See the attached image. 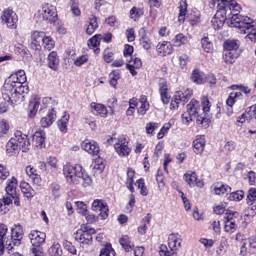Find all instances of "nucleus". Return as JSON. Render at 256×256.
Segmentation results:
<instances>
[{
  "mask_svg": "<svg viewBox=\"0 0 256 256\" xmlns=\"http://www.w3.org/2000/svg\"><path fill=\"white\" fill-rule=\"evenodd\" d=\"M217 12L215 16L212 18L211 23L213 29L218 31L225 25V21H227V13L232 12V17L230 18V23L236 29H240V33L242 35H246V41H251V43H256V28L253 24V19L249 16H243L241 14H237L241 11V6L235 0H217Z\"/></svg>",
  "mask_w": 256,
  "mask_h": 256,
  "instance_id": "nucleus-1",
  "label": "nucleus"
},
{
  "mask_svg": "<svg viewBox=\"0 0 256 256\" xmlns=\"http://www.w3.org/2000/svg\"><path fill=\"white\" fill-rule=\"evenodd\" d=\"M24 83H27V75L24 70L11 74L2 88L4 101L19 103L23 99V93H27V87L23 85Z\"/></svg>",
  "mask_w": 256,
  "mask_h": 256,
  "instance_id": "nucleus-2",
  "label": "nucleus"
},
{
  "mask_svg": "<svg viewBox=\"0 0 256 256\" xmlns=\"http://www.w3.org/2000/svg\"><path fill=\"white\" fill-rule=\"evenodd\" d=\"M63 173L69 185H77L79 179H82L83 187H91V185H93L91 176L83 171L81 165L73 166L71 164H66L63 168Z\"/></svg>",
  "mask_w": 256,
  "mask_h": 256,
  "instance_id": "nucleus-3",
  "label": "nucleus"
},
{
  "mask_svg": "<svg viewBox=\"0 0 256 256\" xmlns=\"http://www.w3.org/2000/svg\"><path fill=\"white\" fill-rule=\"evenodd\" d=\"M178 9V21L180 23H185V19L188 21V23H190V25H192V27H195V25H199V23H201V12H199V10L192 9L187 15V0H180Z\"/></svg>",
  "mask_w": 256,
  "mask_h": 256,
  "instance_id": "nucleus-4",
  "label": "nucleus"
},
{
  "mask_svg": "<svg viewBox=\"0 0 256 256\" xmlns=\"http://www.w3.org/2000/svg\"><path fill=\"white\" fill-rule=\"evenodd\" d=\"M183 239L179 233H172L168 236V247L165 244L160 246V256H177V251L181 249Z\"/></svg>",
  "mask_w": 256,
  "mask_h": 256,
  "instance_id": "nucleus-5",
  "label": "nucleus"
},
{
  "mask_svg": "<svg viewBox=\"0 0 256 256\" xmlns=\"http://www.w3.org/2000/svg\"><path fill=\"white\" fill-rule=\"evenodd\" d=\"M34 17L37 23H55V21H57V7L45 3L38 9Z\"/></svg>",
  "mask_w": 256,
  "mask_h": 256,
  "instance_id": "nucleus-6",
  "label": "nucleus"
},
{
  "mask_svg": "<svg viewBox=\"0 0 256 256\" xmlns=\"http://www.w3.org/2000/svg\"><path fill=\"white\" fill-rule=\"evenodd\" d=\"M96 233L97 231H95L94 228H89V226L82 225L74 235L75 239L79 241L83 247H85V245H89V243L93 241V235Z\"/></svg>",
  "mask_w": 256,
  "mask_h": 256,
  "instance_id": "nucleus-7",
  "label": "nucleus"
},
{
  "mask_svg": "<svg viewBox=\"0 0 256 256\" xmlns=\"http://www.w3.org/2000/svg\"><path fill=\"white\" fill-rule=\"evenodd\" d=\"M2 25H5L8 29H17V23H19V16L13 9L6 8L2 11L0 16Z\"/></svg>",
  "mask_w": 256,
  "mask_h": 256,
  "instance_id": "nucleus-8",
  "label": "nucleus"
},
{
  "mask_svg": "<svg viewBox=\"0 0 256 256\" xmlns=\"http://www.w3.org/2000/svg\"><path fill=\"white\" fill-rule=\"evenodd\" d=\"M114 149L119 157H129V155H131L129 141H127V137L123 135L117 138V141L114 143Z\"/></svg>",
  "mask_w": 256,
  "mask_h": 256,
  "instance_id": "nucleus-9",
  "label": "nucleus"
},
{
  "mask_svg": "<svg viewBox=\"0 0 256 256\" xmlns=\"http://www.w3.org/2000/svg\"><path fill=\"white\" fill-rule=\"evenodd\" d=\"M187 111L196 118V123L198 125H203V121H205V115L201 113V103L199 101L192 99L187 104Z\"/></svg>",
  "mask_w": 256,
  "mask_h": 256,
  "instance_id": "nucleus-10",
  "label": "nucleus"
},
{
  "mask_svg": "<svg viewBox=\"0 0 256 256\" xmlns=\"http://www.w3.org/2000/svg\"><path fill=\"white\" fill-rule=\"evenodd\" d=\"M238 212L226 213L224 217V231L226 233H235L237 231Z\"/></svg>",
  "mask_w": 256,
  "mask_h": 256,
  "instance_id": "nucleus-11",
  "label": "nucleus"
},
{
  "mask_svg": "<svg viewBox=\"0 0 256 256\" xmlns=\"http://www.w3.org/2000/svg\"><path fill=\"white\" fill-rule=\"evenodd\" d=\"M92 211L99 213V217H101L103 220L109 217V206H107V203H105L103 200H94L92 203Z\"/></svg>",
  "mask_w": 256,
  "mask_h": 256,
  "instance_id": "nucleus-12",
  "label": "nucleus"
},
{
  "mask_svg": "<svg viewBox=\"0 0 256 256\" xmlns=\"http://www.w3.org/2000/svg\"><path fill=\"white\" fill-rule=\"evenodd\" d=\"M160 99L163 105H169L171 103V94L169 93V86L167 85V80L161 78L158 81Z\"/></svg>",
  "mask_w": 256,
  "mask_h": 256,
  "instance_id": "nucleus-13",
  "label": "nucleus"
},
{
  "mask_svg": "<svg viewBox=\"0 0 256 256\" xmlns=\"http://www.w3.org/2000/svg\"><path fill=\"white\" fill-rule=\"evenodd\" d=\"M22 239H23V226L16 224L11 229V240L9 241L12 247H19V245H21Z\"/></svg>",
  "mask_w": 256,
  "mask_h": 256,
  "instance_id": "nucleus-14",
  "label": "nucleus"
},
{
  "mask_svg": "<svg viewBox=\"0 0 256 256\" xmlns=\"http://www.w3.org/2000/svg\"><path fill=\"white\" fill-rule=\"evenodd\" d=\"M12 138L14 141H16L22 151H27L29 150V147H31V141H29V137L19 130L14 133V137Z\"/></svg>",
  "mask_w": 256,
  "mask_h": 256,
  "instance_id": "nucleus-15",
  "label": "nucleus"
},
{
  "mask_svg": "<svg viewBox=\"0 0 256 256\" xmlns=\"http://www.w3.org/2000/svg\"><path fill=\"white\" fill-rule=\"evenodd\" d=\"M184 181L189 185V187H199L200 189H203L205 185L203 180L197 179V173L191 171L184 174Z\"/></svg>",
  "mask_w": 256,
  "mask_h": 256,
  "instance_id": "nucleus-16",
  "label": "nucleus"
},
{
  "mask_svg": "<svg viewBox=\"0 0 256 256\" xmlns=\"http://www.w3.org/2000/svg\"><path fill=\"white\" fill-rule=\"evenodd\" d=\"M47 235H45L44 232L33 230L29 234L30 243L33 245V247H41L43 243H45V238Z\"/></svg>",
  "mask_w": 256,
  "mask_h": 256,
  "instance_id": "nucleus-17",
  "label": "nucleus"
},
{
  "mask_svg": "<svg viewBox=\"0 0 256 256\" xmlns=\"http://www.w3.org/2000/svg\"><path fill=\"white\" fill-rule=\"evenodd\" d=\"M139 37L141 47H143V49H145L146 51H149V49H151V46L153 45V41H151V34L149 33V31H146L145 28H142L139 31Z\"/></svg>",
  "mask_w": 256,
  "mask_h": 256,
  "instance_id": "nucleus-18",
  "label": "nucleus"
},
{
  "mask_svg": "<svg viewBox=\"0 0 256 256\" xmlns=\"http://www.w3.org/2000/svg\"><path fill=\"white\" fill-rule=\"evenodd\" d=\"M81 147L89 155H99V144L95 140H84Z\"/></svg>",
  "mask_w": 256,
  "mask_h": 256,
  "instance_id": "nucleus-19",
  "label": "nucleus"
},
{
  "mask_svg": "<svg viewBox=\"0 0 256 256\" xmlns=\"http://www.w3.org/2000/svg\"><path fill=\"white\" fill-rule=\"evenodd\" d=\"M45 36L46 34L43 31H33L31 33V48L36 51L41 49V43H43Z\"/></svg>",
  "mask_w": 256,
  "mask_h": 256,
  "instance_id": "nucleus-20",
  "label": "nucleus"
},
{
  "mask_svg": "<svg viewBox=\"0 0 256 256\" xmlns=\"http://www.w3.org/2000/svg\"><path fill=\"white\" fill-rule=\"evenodd\" d=\"M26 175L31 179L34 185L41 187V183H43V179H41V175L37 174V169L35 167L29 165L25 169Z\"/></svg>",
  "mask_w": 256,
  "mask_h": 256,
  "instance_id": "nucleus-21",
  "label": "nucleus"
},
{
  "mask_svg": "<svg viewBox=\"0 0 256 256\" xmlns=\"http://www.w3.org/2000/svg\"><path fill=\"white\" fill-rule=\"evenodd\" d=\"M156 51L158 55L167 57V55H171V53H173V44L167 41L160 42L156 46Z\"/></svg>",
  "mask_w": 256,
  "mask_h": 256,
  "instance_id": "nucleus-22",
  "label": "nucleus"
},
{
  "mask_svg": "<svg viewBox=\"0 0 256 256\" xmlns=\"http://www.w3.org/2000/svg\"><path fill=\"white\" fill-rule=\"evenodd\" d=\"M40 105H41V98L33 95L30 98L29 106H28L29 117H35V115H37Z\"/></svg>",
  "mask_w": 256,
  "mask_h": 256,
  "instance_id": "nucleus-23",
  "label": "nucleus"
},
{
  "mask_svg": "<svg viewBox=\"0 0 256 256\" xmlns=\"http://www.w3.org/2000/svg\"><path fill=\"white\" fill-rule=\"evenodd\" d=\"M241 97V92H231L226 100V104L228 106L226 115L231 117L233 115V105H235L236 101Z\"/></svg>",
  "mask_w": 256,
  "mask_h": 256,
  "instance_id": "nucleus-24",
  "label": "nucleus"
},
{
  "mask_svg": "<svg viewBox=\"0 0 256 256\" xmlns=\"http://www.w3.org/2000/svg\"><path fill=\"white\" fill-rule=\"evenodd\" d=\"M45 139H46L45 131L39 130L33 134L32 143L35 145V147L43 148L45 147Z\"/></svg>",
  "mask_w": 256,
  "mask_h": 256,
  "instance_id": "nucleus-25",
  "label": "nucleus"
},
{
  "mask_svg": "<svg viewBox=\"0 0 256 256\" xmlns=\"http://www.w3.org/2000/svg\"><path fill=\"white\" fill-rule=\"evenodd\" d=\"M214 195H229L231 192V186L218 182L212 187Z\"/></svg>",
  "mask_w": 256,
  "mask_h": 256,
  "instance_id": "nucleus-26",
  "label": "nucleus"
},
{
  "mask_svg": "<svg viewBox=\"0 0 256 256\" xmlns=\"http://www.w3.org/2000/svg\"><path fill=\"white\" fill-rule=\"evenodd\" d=\"M126 67L131 73L132 77H135V75H137L136 69H141V67H143V62H141V59L139 58H132L130 61H128Z\"/></svg>",
  "mask_w": 256,
  "mask_h": 256,
  "instance_id": "nucleus-27",
  "label": "nucleus"
},
{
  "mask_svg": "<svg viewBox=\"0 0 256 256\" xmlns=\"http://www.w3.org/2000/svg\"><path fill=\"white\" fill-rule=\"evenodd\" d=\"M193 149L196 155H201L205 151V136H196V139L193 141Z\"/></svg>",
  "mask_w": 256,
  "mask_h": 256,
  "instance_id": "nucleus-28",
  "label": "nucleus"
},
{
  "mask_svg": "<svg viewBox=\"0 0 256 256\" xmlns=\"http://www.w3.org/2000/svg\"><path fill=\"white\" fill-rule=\"evenodd\" d=\"M55 119H57V113L54 109L49 110L47 115L40 120L41 127H51Z\"/></svg>",
  "mask_w": 256,
  "mask_h": 256,
  "instance_id": "nucleus-29",
  "label": "nucleus"
},
{
  "mask_svg": "<svg viewBox=\"0 0 256 256\" xmlns=\"http://www.w3.org/2000/svg\"><path fill=\"white\" fill-rule=\"evenodd\" d=\"M89 49H93L94 53H100L101 49L99 45H101V34H96L88 40L87 43Z\"/></svg>",
  "mask_w": 256,
  "mask_h": 256,
  "instance_id": "nucleus-30",
  "label": "nucleus"
},
{
  "mask_svg": "<svg viewBox=\"0 0 256 256\" xmlns=\"http://www.w3.org/2000/svg\"><path fill=\"white\" fill-rule=\"evenodd\" d=\"M20 189L26 199H33L35 197V190L31 187L30 183L22 181L20 183Z\"/></svg>",
  "mask_w": 256,
  "mask_h": 256,
  "instance_id": "nucleus-31",
  "label": "nucleus"
},
{
  "mask_svg": "<svg viewBox=\"0 0 256 256\" xmlns=\"http://www.w3.org/2000/svg\"><path fill=\"white\" fill-rule=\"evenodd\" d=\"M5 189L7 195H10V197H17V178L12 177L9 179Z\"/></svg>",
  "mask_w": 256,
  "mask_h": 256,
  "instance_id": "nucleus-32",
  "label": "nucleus"
},
{
  "mask_svg": "<svg viewBox=\"0 0 256 256\" xmlns=\"http://www.w3.org/2000/svg\"><path fill=\"white\" fill-rule=\"evenodd\" d=\"M90 109L93 111V113H95L96 115H100L101 117H107L109 113L105 105L96 102H92L90 104Z\"/></svg>",
  "mask_w": 256,
  "mask_h": 256,
  "instance_id": "nucleus-33",
  "label": "nucleus"
},
{
  "mask_svg": "<svg viewBox=\"0 0 256 256\" xmlns=\"http://www.w3.org/2000/svg\"><path fill=\"white\" fill-rule=\"evenodd\" d=\"M69 119H71V115H69L67 112H64V115L61 117V119L57 121V126L61 133H67V125H69Z\"/></svg>",
  "mask_w": 256,
  "mask_h": 256,
  "instance_id": "nucleus-34",
  "label": "nucleus"
},
{
  "mask_svg": "<svg viewBox=\"0 0 256 256\" xmlns=\"http://www.w3.org/2000/svg\"><path fill=\"white\" fill-rule=\"evenodd\" d=\"M48 67L52 69V71H57V68L59 67V56L57 55V52L52 51L49 53Z\"/></svg>",
  "mask_w": 256,
  "mask_h": 256,
  "instance_id": "nucleus-35",
  "label": "nucleus"
},
{
  "mask_svg": "<svg viewBox=\"0 0 256 256\" xmlns=\"http://www.w3.org/2000/svg\"><path fill=\"white\" fill-rule=\"evenodd\" d=\"M224 51H228L230 53H237L240 44L239 40H226L223 44Z\"/></svg>",
  "mask_w": 256,
  "mask_h": 256,
  "instance_id": "nucleus-36",
  "label": "nucleus"
},
{
  "mask_svg": "<svg viewBox=\"0 0 256 256\" xmlns=\"http://www.w3.org/2000/svg\"><path fill=\"white\" fill-rule=\"evenodd\" d=\"M99 29V22H97V18L95 16H91L88 19V25L86 27V34L87 35H93L95 31Z\"/></svg>",
  "mask_w": 256,
  "mask_h": 256,
  "instance_id": "nucleus-37",
  "label": "nucleus"
},
{
  "mask_svg": "<svg viewBox=\"0 0 256 256\" xmlns=\"http://www.w3.org/2000/svg\"><path fill=\"white\" fill-rule=\"evenodd\" d=\"M187 43H189V38H187V36H185L183 33L177 34L172 39L173 47H183V45H187Z\"/></svg>",
  "mask_w": 256,
  "mask_h": 256,
  "instance_id": "nucleus-38",
  "label": "nucleus"
},
{
  "mask_svg": "<svg viewBox=\"0 0 256 256\" xmlns=\"http://www.w3.org/2000/svg\"><path fill=\"white\" fill-rule=\"evenodd\" d=\"M134 183H135V170L129 168L127 171L126 187L132 193H135V188L133 187Z\"/></svg>",
  "mask_w": 256,
  "mask_h": 256,
  "instance_id": "nucleus-39",
  "label": "nucleus"
},
{
  "mask_svg": "<svg viewBox=\"0 0 256 256\" xmlns=\"http://www.w3.org/2000/svg\"><path fill=\"white\" fill-rule=\"evenodd\" d=\"M139 103L140 106L138 107V115H147V111H149V101L147 100V96H141Z\"/></svg>",
  "mask_w": 256,
  "mask_h": 256,
  "instance_id": "nucleus-40",
  "label": "nucleus"
},
{
  "mask_svg": "<svg viewBox=\"0 0 256 256\" xmlns=\"http://www.w3.org/2000/svg\"><path fill=\"white\" fill-rule=\"evenodd\" d=\"M7 225L0 224V256L5 253V235H7Z\"/></svg>",
  "mask_w": 256,
  "mask_h": 256,
  "instance_id": "nucleus-41",
  "label": "nucleus"
},
{
  "mask_svg": "<svg viewBox=\"0 0 256 256\" xmlns=\"http://www.w3.org/2000/svg\"><path fill=\"white\" fill-rule=\"evenodd\" d=\"M119 243L124 251H126L127 253H129V251H133V247H135V245L131 243V239L127 235L122 236L119 240Z\"/></svg>",
  "mask_w": 256,
  "mask_h": 256,
  "instance_id": "nucleus-42",
  "label": "nucleus"
},
{
  "mask_svg": "<svg viewBox=\"0 0 256 256\" xmlns=\"http://www.w3.org/2000/svg\"><path fill=\"white\" fill-rule=\"evenodd\" d=\"M19 149L21 148L19 147L17 140H15L13 137L6 144V153H8L9 155H13V153H17Z\"/></svg>",
  "mask_w": 256,
  "mask_h": 256,
  "instance_id": "nucleus-43",
  "label": "nucleus"
},
{
  "mask_svg": "<svg viewBox=\"0 0 256 256\" xmlns=\"http://www.w3.org/2000/svg\"><path fill=\"white\" fill-rule=\"evenodd\" d=\"M255 202H256V189L250 188L247 194L246 203L251 207L252 211H255L256 209Z\"/></svg>",
  "mask_w": 256,
  "mask_h": 256,
  "instance_id": "nucleus-44",
  "label": "nucleus"
},
{
  "mask_svg": "<svg viewBox=\"0 0 256 256\" xmlns=\"http://www.w3.org/2000/svg\"><path fill=\"white\" fill-rule=\"evenodd\" d=\"M191 80L193 83H196V85H203V83H205V74L199 70H194L191 75Z\"/></svg>",
  "mask_w": 256,
  "mask_h": 256,
  "instance_id": "nucleus-45",
  "label": "nucleus"
},
{
  "mask_svg": "<svg viewBox=\"0 0 256 256\" xmlns=\"http://www.w3.org/2000/svg\"><path fill=\"white\" fill-rule=\"evenodd\" d=\"M181 103H182V105H185V102L183 101V98H181V95L176 92L173 96V99L171 100V103H170L171 111H177V109H179V105H181Z\"/></svg>",
  "mask_w": 256,
  "mask_h": 256,
  "instance_id": "nucleus-46",
  "label": "nucleus"
},
{
  "mask_svg": "<svg viewBox=\"0 0 256 256\" xmlns=\"http://www.w3.org/2000/svg\"><path fill=\"white\" fill-rule=\"evenodd\" d=\"M238 57H239V53L238 52L224 51L223 60L228 65H233V63H235V59H237Z\"/></svg>",
  "mask_w": 256,
  "mask_h": 256,
  "instance_id": "nucleus-47",
  "label": "nucleus"
},
{
  "mask_svg": "<svg viewBox=\"0 0 256 256\" xmlns=\"http://www.w3.org/2000/svg\"><path fill=\"white\" fill-rule=\"evenodd\" d=\"M42 47L45 51H51V49L55 48V40H53L51 36H44V39L42 40Z\"/></svg>",
  "mask_w": 256,
  "mask_h": 256,
  "instance_id": "nucleus-48",
  "label": "nucleus"
},
{
  "mask_svg": "<svg viewBox=\"0 0 256 256\" xmlns=\"http://www.w3.org/2000/svg\"><path fill=\"white\" fill-rule=\"evenodd\" d=\"M50 256H61L63 255V250L61 249V244L54 242L52 246L48 249Z\"/></svg>",
  "mask_w": 256,
  "mask_h": 256,
  "instance_id": "nucleus-49",
  "label": "nucleus"
},
{
  "mask_svg": "<svg viewBox=\"0 0 256 256\" xmlns=\"http://www.w3.org/2000/svg\"><path fill=\"white\" fill-rule=\"evenodd\" d=\"M202 49L205 53H213V42L209 37H204L201 39Z\"/></svg>",
  "mask_w": 256,
  "mask_h": 256,
  "instance_id": "nucleus-50",
  "label": "nucleus"
},
{
  "mask_svg": "<svg viewBox=\"0 0 256 256\" xmlns=\"http://www.w3.org/2000/svg\"><path fill=\"white\" fill-rule=\"evenodd\" d=\"M135 185L138 187V189H140V195H142L143 197H147L149 195V191L145 186V180L143 178L138 179Z\"/></svg>",
  "mask_w": 256,
  "mask_h": 256,
  "instance_id": "nucleus-51",
  "label": "nucleus"
},
{
  "mask_svg": "<svg viewBox=\"0 0 256 256\" xmlns=\"http://www.w3.org/2000/svg\"><path fill=\"white\" fill-rule=\"evenodd\" d=\"M243 197H245V192L243 190H237L236 192H230L228 195L229 201H242Z\"/></svg>",
  "mask_w": 256,
  "mask_h": 256,
  "instance_id": "nucleus-52",
  "label": "nucleus"
},
{
  "mask_svg": "<svg viewBox=\"0 0 256 256\" xmlns=\"http://www.w3.org/2000/svg\"><path fill=\"white\" fill-rule=\"evenodd\" d=\"M140 17H143V9L138 7H133L130 10V19H133V21H139Z\"/></svg>",
  "mask_w": 256,
  "mask_h": 256,
  "instance_id": "nucleus-53",
  "label": "nucleus"
},
{
  "mask_svg": "<svg viewBox=\"0 0 256 256\" xmlns=\"http://www.w3.org/2000/svg\"><path fill=\"white\" fill-rule=\"evenodd\" d=\"M9 121L2 119L0 120V137H4L9 133Z\"/></svg>",
  "mask_w": 256,
  "mask_h": 256,
  "instance_id": "nucleus-54",
  "label": "nucleus"
},
{
  "mask_svg": "<svg viewBox=\"0 0 256 256\" xmlns=\"http://www.w3.org/2000/svg\"><path fill=\"white\" fill-rule=\"evenodd\" d=\"M176 93L180 95V99H182L184 103H187V101H189V99H191L193 96V90L189 88L186 89L185 92L177 91Z\"/></svg>",
  "mask_w": 256,
  "mask_h": 256,
  "instance_id": "nucleus-55",
  "label": "nucleus"
},
{
  "mask_svg": "<svg viewBox=\"0 0 256 256\" xmlns=\"http://www.w3.org/2000/svg\"><path fill=\"white\" fill-rule=\"evenodd\" d=\"M183 125H189L191 121H195L196 118L188 111L184 112L181 116Z\"/></svg>",
  "mask_w": 256,
  "mask_h": 256,
  "instance_id": "nucleus-56",
  "label": "nucleus"
},
{
  "mask_svg": "<svg viewBox=\"0 0 256 256\" xmlns=\"http://www.w3.org/2000/svg\"><path fill=\"white\" fill-rule=\"evenodd\" d=\"M228 241L227 238L222 237L221 241H220V245H219V249L217 250V254L218 255H224L225 251H227V247H228Z\"/></svg>",
  "mask_w": 256,
  "mask_h": 256,
  "instance_id": "nucleus-57",
  "label": "nucleus"
},
{
  "mask_svg": "<svg viewBox=\"0 0 256 256\" xmlns=\"http://www.w3.org/2000/svg\"><path fill=\"white\" fill-rule=\"evenodd\" d=\"M169 129H171V122H167L162 126L159 133L157 134V139H163L165 135H167Z\"/></svg>",
  "mask_w": 256,
  "mask_h": 256,
  "instance_id": "nucleus-58",
  "label": "nucleus"
},
{
  "mask_svg": "<svg viewBox=\"0 0 256 256\" xmlns=\"http://www.w3.org/2000/svg\"><path fill=\"white\" fill-rule=\"evenodd\" d=\"M203 113H209L211 111V102L207 96H203L201 99Z\"/></svg>",
  "mask_w": 256,
  "mask_h": 256,
  "instance_id": "nucleus-59",
  "label": "nucleus"
},
{
  "mask_svg": "<svg viewBox=\"0 0 256 256\" xmlns=\"http://www.w3.org/2000/svg\"><path fill=\"white\" fill-rule=\"evenodd\" d=\"M75 205H76V209H77L78 213H80V215H87V204H85V202L77 201V202H75Z\"/></svg>",
  "mask_w": 256,
  "mask_h": 256,
  "instance_id": "nucleus-60",
  "label": "nucleus"
},
{
  "mask_svg": "<svg viewBox=\"0 0 256 256\" xmlns=\"http://www.w3.org/2000/svg\"><path fill=\"white\" fill-rule=\"evenodd\" d=\"M63 247L71 255H77V248L74 247L73 243L66 240L63 242Z\"/></svg>",
  "mask_w": 256,
  "mask_h": 256,
  "instance_id": "nucleus-61",
  "label": "nucleus"
},
{
  "mask_svg": "<svg viewBox=\"0 0 256 256\" xmlns=\"http://www.w3.org/2000/svg\"><path fill=\"white\" fill-rule=\"evenodd\" d=\"M199 243L203 245L205 249H211L213 245H215V240L207 239V238H200Z\"/></svg>",
  "mask_w": 256,
  "mask_h": 256,
  "instance_id": "nucleus-62",
  "label": "nucleus"
},
{
  "mask_svg": "<svg viewBox=\"0 0 256 256\" xmlns=\"http://www.w3.org/2000/svg\"><path fill=\"white\" fill-rule=\"evenodd\" d=\"M89 61V55H82L75 59L74 65L76 67H82V65H85Z\"/></svg>",
  "mask_w": 256,
  "mask_h": 256,
  "instance_id": "nucleus-63",
  "label": "nucleus"
},
{
  "mask_svg": "<svg viewBox=\"0 0 256 256\" xmlns=\"http://www.w3.org/2000/svg\"><path fill=\"white\" fill-rule=\"evenodd\" d=\"M112 253H114V251H113V248L111 247V245H106L100 251V256H111Z\"/></svg>",
  "mask_w": 256,
  "mask_h": 256,
  "instance_id": "nucleus-64",
  "label": "nucleus"
}]
</instances>
